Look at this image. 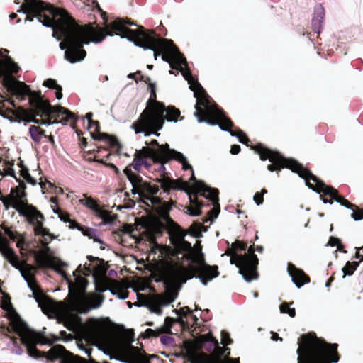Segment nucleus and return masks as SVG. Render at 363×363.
I'll use <instances>...</instances> for the list:
<instances>
[{
    "instance_id": "obj_1",
    "label": "nucleus",
    "mask_w": 363,
    "mask_h": 363,
    "mask_svg": "<svg viewBox=\"0 0 363 363\" xmlns=\"http://www.w3.org/2000/svg\"><path fill=\"white\" fill-rule=\"evenodd\" d=\"M126 25L137 26L136 23L130 19L117 18L106 23L107 33H104V30H95L97 38H91V42L97 44L101 43L106 35H116L121 38H126L137 47L152 50L155 60L161 52H166V55H162V60L169 63L172 69H178L181 72L184 78L188 81L189 88L194 91L195 97H197L199 92L202 95L200 98H197V104L194 106L196 111L194 115L198 122L218 125L222 130L230 133L231 136L237 137L240 143L249 145L250 140L245 133L239 128L235 131L230 129L233 127L231 120L225 116L223 110L205 93L201 85L194 80L188 67L186 59L174 45L172 40L162 38L154 31L146 30L143 26H138V30H132L125 27Z\"/></svg>"
},
{
    "instance_id": "obj_2",
    "label": "nucleus",
    "mask_w": 363,
    "mask_h": 363,
    "mask_svg": "<svg viewBox=\"0 0 363 363\" xmlns=\"http://www.w3.org/2000/svg\"><path fill=\"white\" fill-rule=\"evenodd\" d=\"M251 148L259 155L260 160L263 161L269 160L272 162V164L267 166L268 170L273 172L287 168L297 173L301 178L304 179L306 185L309 189L319 194V197L323 200L324 204H333V201L339 204H352L347 199L339 195L335 188L326 185L297 160L293 158H286L279 152L268 149L261 144Z\"/></svg>"
},
{
    "instance_id": "obj_3",
    "label": "nucleus",
    "mask_w": 363,
    "mask_h": 363,
    "mask_svg": "<svg viewBox=\"0 0 363 363\" xmlns=\"http://www.w3.org/2000/svg\"><path fill=\"white\" fill-rule=\"evenodd\" d=\"M76 272H81L80 266L74 272V283L72 282L64 271L61 272L69 283V301L67 304L63 302L58 303L60 315L57 318V323L63 324L67 330L74 333L86 327L79 314L87 313L91 309L96 308L101 304V301L86 293L88 281L83 277L76 275Z\"/></svg>"
},
{
    "instance_id": "obj_4",
    "label": "nucleus",
    "mask_w": 363,
    "mask_h": 363,
    "mask_svg": "<svg viewBox=\"0 0 363 363\" xmlns=\"http://www.w3.org/2000/svg\"><path fill=\"white\" fill-rule=\"evenodd\" d=\"M66 18L59 17L52 24V37L57 40L63 38L59 45L65 51V59L70 63L82 61L86 56L84 45H89L92 38H97L95 30L86 26L77 24L66 11Z\"/></svg>"
},
{
    "instance_id": "obj_5",
    "label": "nucleus",
    "mask_w": 363,
    "mask_h": 363,
    "mask_svg": "<svg viewBox=\"0 0 363 363\" xmlns=\"http://www.w3.org/2000/svg\"><path fill=\"white\" fill-rule=\"evenodd\" d=\"M184 257L192 260L196 264H191L186 267L179 262L163 261L159 270L160 280L166 284H170L177 282L185 283L187 280L196 277L203 285H206L220 274L218 267L208 264L202 253L196 257L189 253L184 255Z\"/></svg>"
},
{
    "instance_id": "obj_6",
    "label": "nucleus",
    "mask_w": 363,
    "mask_h": 363,
    "mask_svg": "<svg viewBox=\"0 0 363 363\" xmlns=\"http://www.w3.org/2000/svg\"><path fill=\"white\" fill-rule=\"evenodd\" d=\"M298 345L297 363H336L340 359L338 345L327 342L315 333L301 335Z\"/></svg>"
},
{
    "instance_id": "obj_7",
    "label": "nucleus",
    "mask_w": 363,
    "mask_h": 363,
    "mask_svg": "<svg viewBox=\"0 0 363 363\" xmlns=\"http://www.w3.org/2000/svg\"><path fill=\"white\" fill-rule=\"evenodd\" d=\"M150 147L145 148L147 157L152 160V162H160L162 159H174L182 164L184 170H191V180L194 182V187L197 191L208 201H211V204H219V191L218 189L211 187L205 182L197 180L194 174L193 167L189 164L186 157L180 152L171 149L169 145L166 143L160 145L157 140H151Z\"/></svg>"
},
{
    "instance_id": "obj_8",
    "label": "nucleus",
    "mask_w": 363,
    "mask_h": 363,
    "mask_svg": "<svg viewBox=\"0 0 363 363\" xmlns=\"http://www.w3.org/2000/svg\"><path fill=\"white\" fill-rule=\"evenodd\" d=\"M152 109V111L145 110L131 125V128L136 134L144 133L145 136L155 135L159 137L160 133L157 131L162 129L164 120L176 123L181 113L174 106L165 107L163 103L157 101H155Z\"/></svg>"
},
{
    "instance_id": "obj_9",
    "label": "nucleus",
    "mask_w": 363,
    "mask_h": 363,
    "mask_svg": "<svg viewBox=\"0 0 363 363\" xmlns=\"http://www.w3.org/2000/svg\"><path fill=\"white\" fill-rule=\"evenodd\" d=\"M32 253L35 259V265L28 264L26 261H23L21 276L33 291V296L38 303V306L44 311V308H48L50 306L52 300L43 293L36 280L35 274L39 269H55L60 274L62 270L56 267L55 257L49 255L45 250H33Z\"/></svg>"
},
{
    "instance_id": "obj_10",
    "label": "nucleus",
    "mask_w": 363,
    "mask_h": 363,
    "mask_svg": "<svg viewBox=\"0 0 363 363\" xmlns=\"http://www.w3.org/2000/svg\"><path fill=\"white\" fill-rule=\"evenodd\" d=\"M15 94L18 98L21 99V100L26 99L27 96L36 98L35 101V106L43 115H54L56 117L64 116V118L60 121L48 120L40 121L38 119H31L29 121V122L50 125L52 124L59 123L65 125L67 122L69 121L76 120L74 114L72 112H71L69 109L61 106H52L48 102L43 101V100L40 98V93L37 94L35 91H32L30 89L29 86H28L23 82H17V84L15 89Z\"/></svg>"
},
{
    "instance_id": "obj_11",
    "label": "nucleus",
    "mask_w": 363,
    "mask_h": 363,
    "mask_svg": "<svg viewBox=\"0 0 363 363\" xmlns=\"http://www.w3.org/2000/svg\"><path fill=\"white\" fill-rule=\"evenodd\" d=\"M143 162H144L143 157L135 154L130 165L126 167L123 170L124 174L131 184L132 194H138L143 204H148L145 200L150 201L151 204H174L172 201L169 203L157 202L156 201V194L159 191V187L151 185L149 182L144 181L140 176L132 171L131 167L138 172H140Z\"/></svg>"
},
{
    "instance_id": "obj_12",
    "label": "nucleus",
    "mask_w": 363,
    "mask_h": 363,
    "mask_svg": "<svg viewBox=\"0 0 363 363\" xmlns=\"http://www.w3.org/2000/svg\"><path fill=\"white\" fill-rule=\"evenodd\" d=\"M17 12L27 15L25 22H32L34 18H36L39 23L47 28H52L55 18L62 16L65 18L66 16L65 10L40 0H25V3L20 6Z\"/></svg>"
},
{
    "instance_id": "obj_13",
    "label": "nucleus",
    "mask_w": 363,
    "mask_h": 363,
    "mask_svg": "<svg viewBox=\"0 0 363 363\" xmlns=\"http://www.w3.org/2000/svg\"><path fill=\"white\" fill-rule=\"evenodd\" d=\"M255 247L254 243L247 249V252L242 255V262L243 267V279L247 282H250L259 278L257 271L259 259L255 254Z\"/></svg>"
},
{
    "instance_id": "obj_14",
    "label": "nucleus",
    "mask_w": 363,
    "mask_h": 363,
    "mask_svg": "<svg viewBox=\"0 0 363 363\" xmlns=\"http://www.w3.org/2000/svg\"><path fill=\"white\" fill-rule=\"evenodd\" d=\"M1 308L6 311V316L9 320V325H1L3 332L15 333L25 321L16 311L11 302V298L8 294L4 295L1 301Z\"/></svg>"
},
{
    "instance_id": "obj_15",
    "label": "nucleus",
    "mask_w": 363,
    "mask_h": 363,
    "mask_svg": "<svg viewBox=\"0 0 363 363\" xmlns=\"http://www.w3.org/2000/svg\"><path fill=\"white\" fill-rule=\"evenodd\" d=\"M169 234L174 237V245L179 252H189L192 250L190 242L184 240L187 233L177 223L172 220L168 216L166 218Z\"/></svg>"
},
{
    "instance_id": "obj_16",
    "label": "nucleus",
    "mask_w": 363,
    "mask_h": 363,
    "mask_svg": "<svg viewBox=\"0 0 363 363\" xmlns=\"http://www.w3.org/2000/svg\"><path fill=\"white\" fill-rule=\"evenodd\" d=\"M5 209L8 210L10 207L15 208L21 215L25 216L28 220L34 223L36 220L37 228L35 229L36 233L40 230V233L43 235H47L49 234L48 229L43 228V223L38 219H43V215L37 210L35 206H4Z\"/></svg>"
},
{
    "instance_id": "obj_17",
    "label": "nucleus",
    "mask_w": 363,
    "mask_h": 363,
    "mask_svg": "<svg viewBox=\"0 0 363 363\" xmlns=\"http://www.w3.org/2000/svg\"><path fill=\"white\" fill-rule=\"evenodd\" d=\"M134 339V333L132 330H125L121 336L122 341L128 347L126 354L132 363H150L143 350L131 345Z\"/></svg>"
},
{
    "instance_id": "obj_18",
    "label": "nucleus",
    "mask_w": 363,
    "mask_h": 363,
    "mask_svg": "<svg viewBox=\"0 0 363 363\" xmlns=\"http://www.w3.org/2000/svg\"><path fill=\"white\" fill-rule=\"evenodd\" d=\"M172 160V159H167L166 160V158H164V160L162 159L160 162H153L155 164H157V167H154L153 171H157L161 176V178L157 179V181L160 184L165 192L170 189H179L176 182L167 176V173L166 172L164 164Z\"/></svg>"
},
{
    "instance_id": "obj_19",
    "label": "nucleus",
    "mask_w": 363,
    "mask_h": 363,
    "mask_svg": "<svg viewBox=\"0 0 363 363\" xmlns=\"http://www.w3.org/2000/svg\"><path fill=\"white\" fill-rule=\"evenodd\" d=\"M165 228L166 226L162 221L155 219L146 224V230L143 233L149 242H155L158 237L162 235Z\"/></svg>"
},
{
    "instance_id": "obj_20",
    "label": "nucleus",
    "mask_w": 363,
    "mask_h": 363,
    "mask_svg": "<svg viewBox=\"0 0 363 363\" xmlns=\"http://www.w3.org/2000/svg\"><path fill=\"white\" fill-rule=\"evenodd\" d=\"M287 271L291 277L293 282L298 288H301L304 284L309 283L311 281L309 276L307 275L303 270L297 268L291 263L288 264Z\"/></svg>"
},
{
    "instance_id": "obj_21",
    "label": "nucleus",
    "mask_w": 363,
    "mask_h": 363,
    "mask_svg": "<svg viewBox=\"0 0 363 363\" xmlns=\"http://www.w3.org/2000/svg\"><path fill=\"white\" fill-rule=\"evenodd\" d=\"M96 289L99 292H104L108 289L113 294H116L118 298L121 299H125L128 296V291L127 289L124 288L117 281H113L110 287H108L106 283L104 281L97 283Z\"/></svg>"
},
{
    "instance_id": "obj_22",
    "label": "nucleus",
    "mask_w": 363,
    "mask_h": 363,
    "mask_svg": "<svg viewBox=\"0 0 363 363\" xmlns=\"http://www.w3.org/2000/svg\"><path fill=\"white\" fill-rule=\"evenodd\" d=\"M0 252L13 267L21 272V269H23V261H20L19 257L15 253L14 250L9 247V244L4 245L1 244Z\"/></svg>"
},
{
    "instance_id": "obj_23",
    "label": "nucleus",
    "mask_w": 363,
    "mask_h": 363,
    "mask_svg": "<svg viewBox=\"0 0 363 363\" xmlns=\"http://www.w3.org/2000/svg\"><path fill=\"white\" fill-rule=\"evenodd\" d=\"M91 210L92 213L97 217L102 219L104 224L112 223L116 218V215H112L110 211L104 208L110 206H87Z\"/></svg>"
},
{
    "instance_id": "obj_24",
    "label": "nucleus",
    "mask_w": 363,
    "mask_h": 363,
    "mask_svg": "<svg viewBox=\"0 0 363 363\" xmlns=\"http://www.w3.org/2000/svg\"><path fill=\"white\" fill-rule=\"evenodd\" d=\"M325 9L322 4H317L314 7L313 17L312 18L313 30L316 33L321 32L322 23L325 18Z\"/></svg>"
},
{
    "instance_id": "obj_25",
    "label": "nucleus",
    "mask_w": 363,
    "mask_h": 363,
    "mask_svg": "<svg viewBox=\"0 0 363 363\" xmlns=\"http://www.w3.org/2000/svg\"><path fill=\"white\" fill-rule=\"evenodd\" d=\"M66 197L72 204H98L96 200L84 194H76L71 191L69 194H67Z\"/></svg>"
},
{
    "instance_id": "obj_26",
    "label": "nucleus",
    "mask_w": 363,
    "mask_h": 363,
    "mask_svg": "<svg viewBox=\"0 0 363 363\" xmlns=\"http://www.w3.org/2000/svg\"><path fill=\"white\" fill-rule=\"evenodd\" d=\"M225 254L230 257V264H235L239 269V273L243 277V267L242 262V254H238L233 245L230 248H228L225 251Z\"/></svg>"
},
{
    "instance_id": "obj_27",
    "label": "nucleus",
    "mask_w": 363,
    "mask_h": 363,
    "mask_svg": "<svg viewBox=\"0 0 363 363\" xmlns=\"http://www.w3.org/2000/svg\"><path fill=\"white\" fill-rule=\"evenodd\" d=\"M89 130L94 129L95 132L98 133L97 135L94 134V133L90 131V135L91 138L94 140H106L111 146H116L118 143V140L116 137L111 136L108 133H100L99 130H96V126L92 125L91 128H88ZM100 130V128L99 129Z\"/></svg>"
},
{
    "instance_id": "obj_28",
    "label": "nucleus",
    "mask_w": 363,
    "mask_h": 363,
    "mask_svg": "<svg viewBox=\"0 0 363 363\" xmlns=\"http://www.w3.org/2000/svg\"><path fill=\"white\" fill-rule=\"evenodd\" d=\"M1 228L4 230L5 234L13 241H15L18 239L16 242V246L19 248H22L24 244V238L21 236V235L16 232L13 231L11 228L6 227L4 225H1Z\"/></svg>"
},
{
    "instance_id": "obj_29",
    "label": "nucleus",
    "mask_w": 363,
    "mask_h": 363,
    "mask_svg": "<svg viewBox=\"0 0 363 363\" xmlns=\"http://www.w3.org/2000/svg\"><path fill=\"white\" fill-rule=\"evenodd\" d=\"M53 211L58 215V217L60 220L65 223H69V225H71L72 222H77L75 220H72L70 218V214L67 211H63L60 206H51Z\"/></svg>"
},
{
    "instance_id": "obj_30",
    "label": "nucleus",
    "mask_w": 363,
    "mask_h": 363,
    "mask_svg": "<svg viewBox=\"0 0 363 363\" xmlns=\"http://www.w3.org/2000/svg\"><path fill=\"white\" fill-rule=\"evenodd\" d=\"M69 228L70 229H78L84 235L88 236L90 238H92L94 235V230L92 228L82 226L77 222H72Z\"/></svg>"
},
{
    "instance_id": "obj_31",
    "label": "nucleus",
    "mask_w": 363,
    "mask_h": 363,
    "mask_svg": "<svg viewBox=\"0 0 363 363\" xmlns=\"http://www.w3.org/2000/svg\"><path fill=\"white\" fill-rule=\"evenodd\" d=\"M43 133L44 131L41 130L40 128L38 126L31 125L29 127V135L31 139L35 143H39L41 140Z\"/></svg>"
},
{
    "instance_id": "obj_32",
    "label": "nucleus",
    "mask_w": 363,
    "mask_h": 363,
    "mask_svg": "<svg viewBox=\"0 0 363 363\" xmlns=\"http://www.w3.org/2000/svg\"><path fill=\"white\" fill-rule=\"evenodd\" d=\"M176 320L171 317H166L163 325L159 327L162 334H172V328L173 327Z\"/></svg>"
},
{
    "instance_id": "obj_33",
    "label": "nucleus",
    "mask_w": 363,
    "mask_h": 363,
    "mask_svg": "<svg viewBox=\"0 0 363 363\" xmlns=\"http://www.w3.org/2000/svg\"><path fill=\"white\" fill-rule=\"evenodd\" d=\"M162 334V332L160 328H157L155 330L151 328H147L145 331L140 334V337L143 339H149L150 337H157Z\"/></svg>"
},
{
    "instance_id": "obj_34",
    "label": "nucleus",
    "mask_w": 363,
    "mask_h": 363,
    "mask_svg": "<svg viewBox=\"0 0 363 363\" xmlns=\"http://www.w3.org/2000/svg\"><path fill=\"white\" fill-rule=\"evenodd\" d=\"M352 210L351 217L355 220L363 219V208H360L359 206H345Z\"/></svg>"
},
{
    "instance_id": "obj_35",
    "label": "nucleus",
    "mask_w": 363,
    "mask_h": 363,
    "mask_svg": "<svg viewBox=\"0 0 363 363\" xmlns=\"http://www.w3.org/2000/svg\"><path fill=\"white\" fill-rule=\"evenodd\" d=\"M215 349L216 350L217 352H218V358L210 363H216V362H220V363H224L221 359H220V357L222 356H225L226 357H228L229 355L230 354V348L228 347H221L219 346V345H218Z\"/></svg>"
},
{
    "instance_id": "obj_36",
    "label": "nucleus",
    "mask_w": 363,
    "mask_h": 363,
    "mask_svg": "<svg viewBox=\"0 0 363 363\" xmlns=\"http://www.w3.org/2000/svg\"><path fill=\"white\" fill-rule=\"evenodd\" d=\"M359 266V262H347L345 264V266L342 268V272L344 273L343 277H345V275H352L354 271L357 269V267Z\"/></svg>"
},
{
    "instance_id": "obj_37",
    "label": "nucleus",
    "mask_w": 363,
    "mask_h": 363,
    "mask_svg": "<svg viewBox=\"0 0 363 363\" xmlns=\"http://www.w3.org/2000/svg\"><path fill=\"white\" fill-rule=\"evenodd\" d=\"M178 313L181 316V318L179 319V322L183 327L187 326L188 323H186L182 318H186L187 315H191L192 310L189 306H184L179 310Z\"/></svg>"
},
{
    "instance_id": "obj_38",
    "label": "nucleus",
    "mask_w": 363,
    "mask_h": 363,
    "mask_svg": "<svg viewBox=\"0 0 363 363\" xmlns=\"http://www.w3.org/2000/svg\"><path fill=\"white\" fill-rule=\"evenodd\" d=\"M176 294L172 291H167L165 295H162L160 297V304L167 305L173 302L175 299Z\"/></svg>"
},
{
    "instance_id": "obj_39",
    "label": "nucleus",
    "mask_w": 363,
    "mask_h": 363,
    "mask_svg": "<svg viewBox=\"0 0 363 363\" xmlns=\"http://www.w3.org/2000/svg\"><path fill=\"white\" fill-rule=\"evenodd\" d=\"M290 304H293V302L290 303L284 302L280 305L279 309L281 313H287L290 317L294 318L296 316V310L295 308H291L289 307Z\"/></svg>"
},
{
    "instance_id": "obj_40",
    "label": "nucleus",
    "mask_w": 363,
    "mask_h": 363,
    "mask_svg": "<svg viewBox=\"0 0 363 363\" xmlns=\"http://www.w3.org/2000/svg\"><path fill=\"white\" fill-rule=\"evenodd\" d=\"M213 208L208 212V218L203 220V222H207L210 220L213 222L219 215L220 209V206H213Z\"/></svg>"
},
{
    "instance_id": "obj_41",
    "label": "nucleus",
    "mask_w": 363,
    "mask_h": 363,
    "mask_svg": "<svg viewBox=\"0 0 363 363\" xmlns=\"http://www.w3.org/2000/svg\"><path fill=\"white\" fill-rule=\"evenodd\" d=\"M6 67L12 73H17L20 70V67L10 57L6 59Z\"/></svg>"
},
{
    "instance_id": "obj_42",
    "label": "nucleus",
    "mask_w": 363,
    "mask_h": 363,
    "mask_svg": "<svg viewBox=\"0 0 363 363\" xmlns=\"http://www.w3.org/2000/svg\"><path fill=\"white\" fill-rule=\"evenodd\" d=\"M140 81H144L145 83L148 84L150 89V99L156 98V85L155 83L151 82L150 78L146 77L145 79L144 76H141Z\"/></svg>"
},
{
    "instance_id": "obj_43",
    "label": "nucleus",
    "mask_w": 363,
    "mask_h": 363,
    "mask_svg": "<svg viewBox=\"0 0 363 363\" xmlns=\"http://www.w3.org/2000/svg\"><path fill=\"white\" fill-rule=\"evenodd\" d=\"M14 164V162L13 160L9 161L7 160H4V168L2 169L4 175H11L14 173V171L12 167Z\"/></svg>"
},
{
    "instance_id": "obj_44",
    "label": "nucleus",
    "mask_w": 363,
    "mask_h": 363,
    "mask_svg": "<svg viewBox=\"0 0 363 363\" xmlns=\"http://www.w3.org/2000/svg\"><path fill=\"white\" fill-rule=\"evenodd\" d=\"M202 206H185L186 213L191 216H199L201 213V207Z\"/></svg>"
},
{
    "instance_id": "obj_45",
    "label": "nucleus",
    "mask_w": 363,
    "mask_h": 363,
    "mask_svg": "<svg viewBox=\"0 0 363 363\" xmlns=\"http://www.w3.org/2000/svg\"><path fill=\"white\" fill-rule=\"evenodd\" d=\"M201 339L203 342H211L213 345L214 347H216L218 345V340L215 337H213V335L211 333H208L206 335H203Z\"/></svg>"
},
{
    "instance_id": "obj_46",
    "label": "nucleus",
    "mask_w": 363,
    "mask_h": 363,
    "mask_svg": "<svg viewBox=\"0 0 363 363\" xmlns=\"http://www.w3.org/2000/svg\"><path fill=\"white\" fill-rule=\"evenodd\" d=\"M93 113L91 112H89L85 115V118L87 120L88 123V128H91L92 125L96 126V130H99L100 128L99 123L96 121L92 120Z\"/></svg>"
},
{
    "instance_id": "obj_47",
    "label": "nucleus",
    "mask_w": 363,
    "mask_h": 363,
    "mask_svg": "<svg viewBox=\"0 0 363 363\" xmlns=\"http://www.w3.org/2000/svg\"><path fill=\"white\" fill-rule=\"evenodd\" d=\"M328 244L332 246V247H335V246H337V249L340 250V251H342V252H345L343 250V247L344 246L342 245L341 243V240L337 238H335V237H330V239H329V241H328Z\"/></svg>"
},
{
    "instance_id": "obj_48",
    "label": "nucleus",
    "mask_w": 363,
    "mask_h": 363,
    "mask_svg": "<svg viewBox=\"0 0 363 363\" xmlns=\"http://www.w3.org/2000/svg\"><path fill=\"white\" fill-rule=\"evenodd\" d=\"M0 333L4 335L5 337H9L11 339V342H12V344L13 345L14 347H18L21 351V347L19 345V340L18 337H15V336H11L9 335L10 333H8V332H3L2 331V328H1V326L0 327Z\"/></svg>"
},
{
    "instance_id": "obj_49",
    "label": "nucleus",
    "mask_w": 363,
    "mask_h": 363,
    "mask_svg": "<svg viewBox=\"0 0 363 363\" xmlns=\"http://www.w3.org/2000/svg\"><path fill=\"white\" fill-rule=\"evenodd\" d=\"M160 342L167 347H172L174 345V339L169 335H162L160 337Z\"/></svg>"
},
{
    "instance_id": "obj_50",
    "label": "nucleus",
    "mask_w": 363,
    "mask_h": 363,
    "mask_svg": "<svg viewBox=\"0 0 363 363\" xmlns=\"http://www.w3.org/2000/svg\"><path fill=\"white\" fill-rule=\"evenodd\" d=\"M233 247L237 252L238 250L245 251L247 247V244L245 242L240 240H235L233 244Z\"/></svg>"
},
{
    "instance_id": "obj_51",
    "label": "nucleus",
    "mask_w": 363,
    "mask_h": 363,
    "mask_svg": "<svg viewBox=\"0 0 363 363\" xmlns=\"http://www.w3.org/2000/svg\"><path fill=\"white\" fill-rule=\"evenodd\" d=\"M221 342L224 345H228L233 343V340L228 332L224 330L221 332Z\"/></svg>"
},
{
    "instance_id": "obj_52",
    "label": "nucleus",
    "mask_w": 363,
    "mask_h": 363,
    "mask_svg": "<svg viewBox=\"0 0 363 363\" xmlns=\"http://www.w3.org/2000/svg\"><path fill=\"white\" fill-rule=\"evenodd\" d=\"M267 191L266 189H262L261 193H256L253 196V200L255 203V204H262L264 199H263V195L264 194H267Z\"/></svg>"
},
{
    "instance_id": "obj_53",
    "label": "nucleus",
    "mask_w": 363,
    "mask_h": 363,
    "mask_svg": "<svg viewBox=\"0 0 363 363\" xmlns=\"http://www.w3.org/2000/svg\"><path fill=\"white\" fill-rule=\"evenodd\" d=\"M92 4L94 9H96L101 13V16L105 21H107V13L104 11L100 7L99 3L96 1H92Z\"/></svg>"
},
{
    "instance_id": "obj_54",
    "label": "nucleus",
    "mask_w": 363,
    "mask_h": 363,
    "mask_svg": "<svg viewBox=\"0 0 363 363\" xmlns=\"http://www.w3.org/2000/svg\"><path fill=\"white\" fill-rule=\"evenodd\" d=\"M43 85L48 87V88H50V89H59V86L57 84V82L56 80L53 79H48L44 81L43 82Z\"/></svg>"
},
{
    "instance_id": "obj_55",
    "label": "nucleus",
    "mask_w": 363,
    "mask_h": 363,
    "mask_svg": "<svg viewBox=\"0 0 363 363\" xmlns=\"http://www.w3.org/2000/svg\"><path fill=\"white\" fill-rule=\"evenodd\" d=\"M240 206H236V207H235V206H230V208H232L233 210L235 211L236 213L238 214V218H247V215L245 214V211H242L241 209H240Z\"/></svg>"
},
{
    "instance_id": "obj_56",
    "label": "nucleus",
    "mask_w": 363,
    "mask_h": 363,
    "mask_svg": "<svg viewBox=\"0 0 363 363\" xmlns=\"http://www.w3.org/2000/svg\"><path fill=\"white\" fill-rule=\"evenodd\" d=\"M199 226L196 225V224H192L189 228V231L191 235H193L194 237H199Z\"/></svg>"
},
{
    "instance_id": "obj_57",
    "label": "nucleus",
    "mask_w": 363,
    "mask_h": 363,
    "mask_svg": "<svg viewBox=\"0 0 363 363\" xmlns=\"http://www.w3.org/2000/svg\"><path fill=\"white\" fill-rule=\"evenodd\" d=\"M88 323L90 325V327L93 329H97L101 326L100 322L94 318H89L88 320Z\"/></svg>"
},
{
    "instance_id": "obj_58",
    "label": "nucleus",
    "mask_w": 363,
    "mask_h": 363,
    "mask_svg": "<svg viewBox=\"0 0 363 363\" xmlns=\"http://www.w3.org/2000/svg\"><path fill=\"white\" fill-rule=\"evenodd\" d=\"M130 228H131L130 226L127 225L125 228L124 230H122L121 232H118V233H116L118 236L120 237L121 242H123L122 235H124V234H129L130 233V230H131Z\"/></svg>"
},
{
    "instance_id": "obj_59",
    "label": "nucleus",
    "mask_w": 363,
    "mask_h": 363,
    "mask_svg": "<svg viewBox=\"0 0 363 363\" xmlns=\"http://www.w3.org/2000/svg\"><path fill=\"white\" fill-rule=\"evenodd\" d=\"M240 152V146L238 145H233L230 148V153L237 155Z\"/></svg>"
},
{
    "instance_id": "obj_60",
    "label": "nucleus",
    "mask_w": 363,
    "mask_h": 363,
    "mask_svg": "<svg viewBox=\"0 0 363 363\" xmlns=\"http://www.w3.org/2000/svg\"><path fill=\"white\" fill-rule=\"evenodd\" d=\"M143 166H144L148 171H153L154 165L147 161L145 158H143Z\"/></svg>"
},
{
    "instance_id": "obj_61",
    "label": "nucleus",
    "mask_w": 363,
    "mask_h": 363,
    "mask_svg": "<svg viewBox=\"0 0 363 363\" xmlns=\"http://www.w3.org/2000/svg\"><path fill=\"white\" fill-rule=\"evenodd\" d=\"M152 311L155 312L157 314H161L162 313V309L159 304L156 303L155 306L152 307Z\"/></svg>"
},
{
    "instance_id": "obj_62",
    "label": "nucleus",
    "mask_w": 363,
    "mask_h": 363,
    "mask_svg": "<svg viewBox=\"0 0 363 363\" xmlns=\"http://www.w3.org/2000/svg\"><path fill=\"white\" fill-rule=\"evenodd\" d=\"M0 243L3 245H6V244H9V240L8 239L6 238V237H5L3 233L0 231Z\"/></svg>"
},
{
    "instance_id": "obj_63",
    "label": "nucleus",
    "mask_w": 363,
    "mask_h": 363,
    "mask_svg": "<svg viewBox=\"0 0 363 363\" xmlns=\"http://www.w3.org/2000/svg\"><path fill=\"white\" fill-rule=\"evenodd\" d=\"M25 179L28 183L33 185H35L37 183V181L34 178L31 177V176L29 174H27Z\"/></svg>"
},
{
    "instance_id": "obj_64",
    "label": "nucleus",
    "mask_w": 363,
    "mask_h": 363,
    "mask_svg": "<svg viewBox=\"0 0 363 363\" xmlns=\"http://www.w3.org/2000/svg\"><path fill=\"white\" fill-rule=\"evenodd\" d=\"M59 89H55L56 91V98L57 99H60L62 97V87L59 86Z\"/></svg>"
}]
</instances>
